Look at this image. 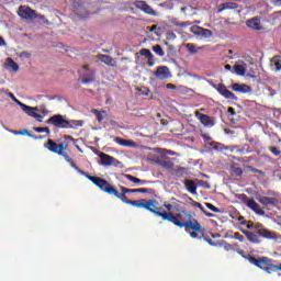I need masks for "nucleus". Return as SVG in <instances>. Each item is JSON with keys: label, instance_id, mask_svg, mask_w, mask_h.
I'll use <instances>...</instances> for the list:
<instances>
[{"label": "nucleus", "instance_id": "nucleus-54", "mask_svg": "<svg viewBox=\"0 0 281 281\" xmlns=\"http://www.w3.org/2000/svg\"><path fill=\"white\" fill-rule=\"evenodd\" d=\"M235 175H236V176L243 175V170H241L240 168H236V169H235Z\"/></svg>", "mask_w": 281, "mask_h": 281}, {"label": "nucleus", "instance_id": "nucleus-20", "mask_svg": "<svg viewBox=\"0 0 281 281\" xmlns=\"http://www.w3.org/2000/svg\"><path fill=\"white\" fill-rule=\"evenodd\" d=\"M250 58L251 57H248L249 64H248V75L247 76L249 78H257L259 69H258V66L255 63L250 61Z\"/></svg>", "mask_w": 281, "mask_h": 281}, {"label": "nucleus", "instance_id": "nucleus-34", "mask_svg": "<svg viewBox=\"0 0 281 281\" xmlns=\"http://www.w3.org/2000/svg\"><path fill=\"white\" fill-rule=\"evenodd\" d=\"M92 113L97 116L98 122L102 123L104 120V115L106 114L105 111L92 110Z\"/></svg>", "mask_w": 281, "mask_h": 281}, {"label": "nucleus", "instance_id": "nucleus-48", "mask_svg": "<svg viewBox=\"0 0 281 281\" xmlns=\"http://www.w3.org/2000/svg\"><path fill=\"white\" fill-rule=\"evenodd\" d=\"M192 25V22H180L178 24H176V26H180V27H187Z\"/></svg>", "mask_w": 281, "mask_h": 281}, {"label": "nucleus", "instance_id": "nucleus-49", "mask_svg": "<svg viewBox=\"0 0 281 281\" xmlns=\"http://www.w3.org/2000/svg\"><path fill=\"white\" fill-rule=\"evenodd\" d=\"M203 213H204V215L206 216V217H209V218H213V217H215V215L214 214H212V213H210V212H207L204 207H203V210H201Z\"/></svg>", "mask_w": 281, "mask_h": 281}, {"label": "nucleus", "instance_id": "nucleus-29", "mask_svg": "<svg viewBox=\"0 0 281 281\" xmlns=\"http://www.w3.org/2000/svg\"><path fill=\"white\" fill-rule=\"evenodd\" d=\"M246 87H247L246 85L233 83L232 90L239 93H246L247 92Z\"/></svg>", "mask_w": 281, "mask_h": 281}, {"label": "nucleus", "instance_id": "nucleus-2", "mask_svg": "<svg viewBox=\"0 0 281 281\" xmlns=\"http://www.w3.org/2000/svg\"><path fill=\"white\" fill-rule=\"evenodd\" d=\"M158 217H162V221H167L179 228H187L192 231H200L201 224L196 218L193 217L192 213L180 207L176 214L167 213L165 214L158 213Z\"/></svg>", "mask_w": 281, "mask_h": 281}, {"label": "nucleus", "instance_id": "nucleus-5", "mask_svg": "<svg viewBox=\"0 0 281 281\" xmlns=\"http://www.w3.org/2000/svg\"><path fill=\"white\" fill-rule=\"evenodd\" d=\"M247 260L248 262L263 270L268 274H271L272 272L281 271V263L280 266L274 265L273 260L269 257L256 258L250 254H248Z\"/></svg>", "mask_w": 281, "mask_h": 281}, {"label": "nucleus", "instance_id": "nucleus-52", "mask_svg": "<svg viewBox=\"0 0 281 281\" xmlns=\"http://www.w3.org/2000/svg\"><path fill=\"white\" fill-rule=\"evenodd\" d=\"M147 65L148 67H155V60L153 58H148Z\"/></svg>", "mask_w": 281, "mask_h": 281}, {"label": "nucleus", "instance_id": "nucleus-60", "mask_svg": "<svg viewBox=\"0 0 281 281\" xmlns=\"http://www.w3.org/2000/svg\"><path fill=\"white\" fill-rule=\"evenodd\" d=\"M252 91L250 86H247V93H250Z\"/></svg>", "mask_w": 281, "mask_h": 281}, {"label": "nucleus", "instance_id": "nucleus-9", "mask_svg": "<svg viewBox=\"0 0 281 281\" xmlns=\"http://www.w3.org/2000/svg\"><path fill=\"white\" fill-rule=\"evenodd\" d=\"M83 74L80 75L81 83L82 85H90L95 80V71L89 68V65L82 66Z\"/></svg>", "mask_w": 281, "mask_h": 281}, {"label": "nucleus", "instance_id": "nucleus-35", "mask_svg": "<svg viewBox=\"0 0 281 281\" xmlns=\"http://www.w3.org/2000/svg\"><path fill=\"white\" fill-rule=\"evenodd\" d=\"M14 135H26L27 137H32L33 139H37L35 135H32L29 133L27 130H22V131H13Z\"/></svg>", "mask_w": 281, "mask_h": 281}, {"label": "nucleus", "instance_id": "nucleus-33", "mask_svg": "<svg viewBox=\"0 0 281 281\" xmlns=\"http://www.w3.org/2000/svg\"><path fill=\"white\" fill-rule=\"evenodd\" d=\"M225 237L229 238V239L239 240L240 243H243L245 240V237L243 235H240L239 233H234L233 235H229V233H227Z\"/></svg>", "mask_w": 281, "mask_h": 281}, {"label": "nucleus", "instance_id": "nucleus-31", "mask_svg": "<svg viewBox=\"0 0 281 281\" xmlns=\"http://www.w3.org/2000/svg\"><path fill=\"white\" fill-rule=\"evenodd\" d=\"M233 69L237 76H245L246 69L243 65L236 64L233 66Z\"/></svg>", "mask_w": 281, "mask_h": 281}, {"label": "nucleus", "instance_id": "nucleus-40", "mask_svg": "<svg viewBox=\"0 0 281 281\" xmlns=\"http://www.w3.org/2000/svg\"><path fill=\"white\" fill-rule=\"evenodd\" d=\"M237 247H238V244L232 245V244L224 243V249L226 251L236 250Z\"/></svg>", "mask_w": 281, "mask_h": 281}, {"label": "nucleus", "instance_id": "nucleus-57", "mask_svg": "<svg viewBox=\"0 0 281 281\" xmlns=\"http://www.w3.org/2000/svg\"><path fill=\"white\" fill-rule=\"evenodd\" d=\"M22 56L29 58V57L31 56V54H29V53H26V52H23V53H22Z\"/></svg>", "mask_w": 281, "mask_h": 281}, {"label": "nucleus", "instance_id": "nucleus-45", "mask_svg": "<svg viewBox=\"0 0 281 281\" xmlns=\"http://www.w3.org/2000/svg\"><path fill=\"white\" fill-rule=\"evenodd\" d=\"M200 187L210 190L211 186L209 184V182H205V180H200Z\"/></svg>", "mask_w": 281, "mask_h": 281}, {"label": "nucleus", "instance_id": "nucleus-22", "mask_svg": "<svg viewBox=\"0 0 281 281\" xmlns=\"http://www.w3.org/2000/svg\"><path fill=\"white\" fill-rule=\"evenodd\" d=\"M114 142L117 145L123 146V147H127V148H131V147L135 146V142H132V140H128V139H124L122 137H115Z\"/></svg>", "mask_w": 281, "mask_h": 281}, {"label": "nucleus", "instance_id": "nucleus-41", "mask_svg": "<svg viewBox=\"0 0 281 281\" xmlns=\"http://www.w3.org/2000/svg\"><path fill=\"white\" fill-rule=\"evenodd\" d=\"M190 201H191V206L192 207L200 209V211H202L204 209L203 205L200 202L193 201V199H190Z\"/></svg>", "mask_w": 281, "mask_h": 281}, {"label": "nucleus", "instance_id": "nucleus-4", "mask_svg": "<svg viewBox=\"0 0 281 281\" xmlns=\"http://www.w3.org/2000/svg\"><path fill=\"white\" fill-rule=\"evenodd\" d=\"M247 228L250 229L247 232V239L255 245L260 244V237L266 239H277V235L273 232L268 231L267 228H262L261 224L254 225L250 221H248Z\"/></svg>", "mask_w": 281, "mask_h": 281}, {"label": "nucleus", "instance_id": "nucleus-17", "mask_svg": "<svg viewBox=\"0 0 281 281\" xmlns=\"http://www.w3.org/2000/svg\"><path fill=\"white\" fill-rule=\"evenodd\" d=\"M171 203H168L167 201L165 203H162V207H165L166 210H168V212L166 213H171L172 210H175L176 212L179 211L181 207L179 205L180 201L172 198L170 200Z\"/></svg>", "mask_w": 281, "mask_h": 281}, {"label": "nucleus", "instance_id": "nucleus-46", "mask_svg": "<svg viewBox=\"0 0 281 281\" xmlns=\"http://www.w3.org/2000/svg\"><path fill=\"white\" fill-rule=\"evenodd\" d=\"M176 175H177V176L186 175V168H184V167H179V168L176 170Z\"/></svg>", "mask_w": 281, "mask_h": 281}, {"label": "nucleus", "instance_id": "nucleus-50", "mask_svg": "<svg viewBox=\"0 0 281 281\" xmlns=\"http://www.w3.org/2000/svg\"><path fill=\"white\" fill-rule=\"evenodd\" d=\"M235 114H236L235 109H234V108H228V110H227V115H228V117H229V116H234Z\"/></svg>", "mask_w": 281, "mask_h": 281}, {"label": "nucleus", "instance_id": "nucleus-14", "mask_svg": "<svg viewBox=\"0 0 281 281\" xmlns=\"http://www.w3.org/2000/svg\"><path fill=\"white\" fill-rule=\"evenodd\" d=\"M191 32L194 35L203 36L204 38H210V37L213 36V31L212 30H207V29H204V27L199 26V25H193L191 27Z\"/></svg>", "mask_w": 281, "mask_h": 281}, {"label": "nucleus", "instance_id": "nucleus-7", "mask_svg": "<svg viewBox=\"0 0 281 281\" xmlns=\"http://www.w3.org/2000/svg\"><path fill=\"white\" fill-rule=\"evenodd\" d=\"M132 206L137 209H145L156 216L159 217V214H165V212H160L161 207L158 206L157 200H138L137 202H130Z\"/></svg>", "mask_w": 281, "mask_h": 281}, {"label": "nucleus", "instance_id": "nucleus-27", "mask_svg": "<svg viewBox=\"0 0 281 281\" xmlns=\"http://www.w3.org/2000/svg\"><path fill=\"white\" fill-rule=\"evenodd\" d=\"M138 55L145 56V57L148 58V59L155 58V56H153V54L150 53V50H149L148 48H142V49H139V53H136V55H135L137 59H139V56H138Z\"/></svg>", "mask_w": 281, "mask_h": 281}, {"label": "nucleus", "instance_id": "nucleus-43", "mask_svg": "<svg viewBox=\"0 0 281 281\" xmlns=\"http://www.w3.org/2000/svg\"><path fill=\"white\" fill-rule=\"evenodd\" d=\"M247 169H248L249 171H251V172H255L256 175H262V176L265 175L263 171H261V170H259V169H257V168H254L252 166H248Z\"/></svg>", "mask_w": 281, "mask_h": 281}, {"label": "nucleus", "instance_id": "nucleus-3", "mask_svg": "<svg viewBox=\"0 0 281 281\" xmlns=\"http://www.w3.org/2000/svg\"><path fill=\"white\" fill-rule=\"evenodd\" d=\"M68 144L67 142H63L60 144H56L53 139H47V142L45 143L44 147L48 150L52 151L53 154L59 155L60 157H64V159L66 160V162L70 164V166L77 171L79 172V175H82L83 177H86L88 179V177H91L89 173H87L86 171L81 170L77 165H75V162L72 161V159L70 158V156L66 153V150L68 149Z\"/></svg>", "mask_w": 281, "mask_h": 281}, {"label": "nucleus", "instance_id": "nucleus-21", "mask_svg": "<svg viewBox=\"0 0 281 281\" xmlns=\"http://www.w3.org/2000/svg\"><path fill=\"white\" fill-rule=\"evenodd\" d=\"M247 26L249 29H252L254 31H261L262 30L261 21H260L259 18H254V19L249 20L247 22Z\"/></svg>", "mask_w": 281, "mask_h": 281}, {"label": "nucleus", "instance_id": "nucleus-6", "mask_svg": "<svg viewBox=\"0 0 281 281\" xmlns=\"http://www.w3.org/2000/svg\"><path fill=\"white\" fill-rule=\"evenodd\" d=\"M46 124L54 125L56 128H78L83 126V121L66 120L61 114L48 117Z\"/></svg>", "mask_w": 281, "mask_h": 281}, {"label": "nucleus", "instance_id": "nucleus-58", "mask_svg": "<svg viewBox=\"0 0 281 281\" xmlns=\"http://www.w3.org/2000/svg\"><path fill=\"white\" fill-rule=\"evenodd\" d=\"M157 30V25H151L150 32H155Z\"/></svg>", "mask_w": 281, "mask_h": 281}, {"label": "nucleus", "instance_id": "nucleus-59", "mask_svg": "<svg viewBox=\"0 0 281 281\" xmlns=\"http://www.w3.org/2000/svg\"><path fill=\"white\" fill-rule=\"evenodd\" d=\"M232 68H233V67H232L231 65H225V69H226V70H232Z\"/></svg>", "mask_w": 281, "mask_h": 281}, {"label": "nucleus", "instance_id": "nucleus-56", "mask_svg": "<svg viewBox=\"0 0 281 281\" xmlns=\"http://www.w3.org/2000/svg\"><path fill=\"white\" fill-rule=\"evenodd\" d=\"M65 139H66V140H71V142L75 143V139L72 138V136H66Z\"/></svg>", "mask_w": 281, "mask_h": 281}, {"label": "nucleus", "instance_id": "nucleus-28", "mask_svg": "<svg viewBox=\"0 0 281 281\" xmlns=\"http://www.w3.org/2000/svg\"><path fill=\"white\" fill-rule=\"evenodd\" d=\"M271 67H274V70L279 71L281 70V57L274 56L270 60Z\"/></svg>", "mask_w": 281, "mask_h": 281}, {"label": "nucleus", "instance_id": "nucleus-64", "mask_svg": "<svg viewBox=\"0 0 281 281\" xmlns=\"http://www.w3.org/2000/svg\"><path fill=\"white\" fill-rule=\"evenodd\" d=\"M241 232L245 234V236L247 235V232H246V231L243 229Z\"/></svg>", "mask_w": 281, "mask_h": 281}, {"label": "nucleus", "instance_id": "nucleus-26", "mask_svg": "<svg viewBox=\"0 0 281 281\" xmlns=\"http://www.w3.org/2000/svg\"><path fill=\"white\" fill-rule=\"evenodd\" d=\"M8 98L11 99V101L15 102L18 105H20V108L23 110H29V105H26L25 103L21 102L20 100H18L14 95L13 92H8L7 93Z\"/></svg>", "mask_w": 281, "mask_h": 281}, {"label": "nucleus", "instance_id": "nucleus-53", "mask_svg": "<svg viewBox=\"0 0 281 281\" xmlns=\"http://www.w3.org/2000/svg\"><path fill=\"white\" fill-rule=\"evenodd\" d=\"M7 46V42L5 40H3V37L0 36V47Z\"/></svg>", "mask_w": 281, "mask_h": 281}, {"label": "nucleus", "instance_id": "nucleus-51", "mask_svg": "<svg viewBox=\"0 0 281 281\" xmlns=\"http://www.w3.org/2000/svg\"><path fill=\"white\" fill-rule=\"evenodd\" d=\"M204 240L211 246H216L212 238L204 237Z\"/></svg>", "mask_w": 281, "mask_h": 281}, {"label": "nucleus", "instance_id": "nucleus-62", "mask_svg": "<svg viewBox=\"0 0 281 281\" xmlns=\"http://www.w3.org/2000/svg\"><path fill=\"white\" fill-rule=\"evenodd\" d=\"M180 11L186 12L187 11V7L180 8Z\"/></svg>", "mask_w": 281, "mask_h": 281}, {"label": "nucleus", "instance_id": "nucleus-13", "mask_svg": "<svg viewBox=\"0 0 281 281\" xmlns=\"http://www.w3.org/2000/svg\"><path fill=\"white\" fill-rule=\"evenodd\" d=\"M154 76L158 79V80H167L169 78H171V74L170 70L167 66H159L156 68V71L154 72Z\"/></svg>", "mask_w": 281, "mask_h": 281}, {"label": "nucleus", "instance_id": "nucleus-12", "mask_svg": "<svg viewBox=\"0 0 281 281\" xmlns=\"http://www.w3.org/2000/svg\"><path fill=\"white\" fill-rule=\"evenodd\" d=\"M134 7L136 9H138L139 11H142L145 14H149L153 16L157 15V12L155 11V9H153L149 4H147V2L145 1H135L134 2Z\"/></svg>", "mask_w": 281, "mask_h": 281}, {"label": "nucleus", "instance_id": "nucleus-18", "mask_svg": "<svg viewBox=\"0 0 281 281\" xmlns=\"http://www.w3.org/2000/svg\"><path fill=\"white\" fill-rule=\"evenodd\" d=\"M98 58L102 64H105V66L117 67V61H115L112 57L108 55L100 54Z\"/></svg>", "mask_w": 281, "mask_h": 281}, {"label": "nucleus", "instance_id": "nucleus-37", "mask_svg": "<svg viewBox=\"0 0 281 281\" xmlns=\"http://www.w3.org/2000/svg\"><path fill=\"white\" fill-rule=\"evenodd\" d=\"M186 47H187V49L189 50L190 54H196L198 53L196 46L193 43H187Z\"/></svg>", "mask_w": 281, "mask_h": 281}, {"label": "nucleus", "instance_id": "nucleus-61", "mask_svg": "<svg viewBox=\"0 0 281 281\" xmlns=\"http://www.w3.org/2000/svg\"><path fill=\"white\" fill-rule=\"evenodd\" d=\"M203 137H204V139H206V140H211V139H212V137L206 136V135H203Z\"/></svg>", "mask_w": 281, "mask_h": 281}, {"label": "nucleus", "instance_id": "nucleus-15", "mask_svg": "<svg viewBox=\"0 0 281 281\" xmlns=\"http://www.w3.org/2000/svg\"><path fill=\"white\" fill-rule=\"evenodd\" d=\"M216 89L217 92H220L225 99L227 100H236V95L234 92H231L229 90H227V88L220 83L217 86L214 87Z\"/></svg>", "mask_w": 281, "mask_h": 281}, {"label": "nucleus", "instance_id": "nucleus-63", "mask_svg": "<svg viewBox=\"0 0 281 281\" xmlns=\"http://www.w3.org/2000/svg\"><path fill=\"white\" fill-rule=\"evenodd\" d=\"M76 148H77L80 153H82V149H81V147H80L79 145H76Z\"/></svg>", "mask_w": 281, "mask_h": 281}, {"label": "nucleus", "instance_id": "nucleus-38", "mask_svg": "<svg viewBox=\"0 0 281 281\" xmlns=\"http://www.w3.org/2000/svg\"><path fill=\"white\" fill-rule=\"evenodd\" d=\"M34 132H36L38 134L46 133L47 135H50L49 127H34Z\"/></svg>", "mask_w": 281, "mask_h": 281}, {"label": "nucleus", "instance_id": "nucleus-30", "mask_svg": "<svg viewBox=\"0 0 281 281\" xmlns=\"http://www.w3.org/2000/svg\"><path fill=\"white\" fill-rule=\"evenodd\" d=\"M124 177L131 181L132 183H135V184H146V180H140L138 178H135L134 176L132 175H124Z\"/></svg>", "mask_w": 281, "mask_h": 281}, {"label": "nucleus", "instance_id": "nucleus-36", "mask_svg": "<svg viewBox=\"0 0 281 281\" xmlns=\"http://www.w3.org/2000/svg\"><path fill=\"white\" fill-rule=\"evenodd\" d=\"M153 50L160 57L165 56V50L162 49L161 45L156 44L155 46H153Z\"/></svg>", "mask_w": 281, "mask_h": 281}, {"label": "nucleus", "instance_id": "nucleus-24", "mask_svg": "<svg viewBox=\"0 0 281 281\" xmlns=\"http://www.w3.org/2000/svg\"><path fill=\"white\" fill-rule=\"evenodd\" d=\"M238 9V4L234 2H226L223 4H220V8L217 9V13H222L225 10H236Z\"/></svg>", "mask_w": 281, "mask_h": 281}, {"label": "nucleus", "instance_id": "nucleus-25", "mask_svg": "<svg viewBox=\"0 0 281 281\" xmlns=\"http://www.w3.org/2000/svg\"><path fill=\"white\" fill-rule=\"evenodd\" d=\"M184 187L188 190V192L192 193V194H196L198 193V186L195 184V182L193 180H186L184 181Z\"/></svg>", "mask_w": 281, "mask_h": 281}, {"label": "nucleus", "instance_id": "nucleus-42", "mask_svg": "<svg viewBox=\"0 0 281 281\" xmlns=\"http://www.w3.org/2000/svg\"><path fill=\"white\" fill-rule=\"evenodd\" d=\"M269 150L274 157H279L281 155V150H279L277 147H269Z\"/></svg>", "mask_w": 281, "mask_h": 281}, {"label": "nucleus", "instance_id": "nucleus-32", "mask_svg": "<svg viewBox=\"0 0 281 281\" xmlns=\"http://www.w3.org/2000/svg\"><path fill=\"white\" fill-rule=\"evenodd\" d=\"M7 67L13 69L14 71L19 70V65L11 57L7 58Z\"/></svg>", "mask_w": 281, "mask_h": 281}, {"label": "nucleus", "instance_id": "nucleus-39", "mask_svg": "<svg viewBox=\"0 0 281 281\" xmlns=\"http://www.w3.org/2000/svg\"><path fill=\"white\" fill-rule=\"evenodd\" d=\"M205 205H206L207 210H211V211L214 212V213H220V212H221V210H220L218 207H216V206H215L214 204H212V203L206 202Z\"/></svg>", "mask_w": 281, "mask_h": 281}, {"label": "nucleus", "instance_id": "nucleus-47", "mask_svg": "<svg viewBox=\"0 0 281 281\" xmlns=\"http://www.w3.org/2000/svg\"><path fill=\"white\" fill-rule=\"evenodd\" d=\"M199 233H202L201 228L199 231H193L192 233H190V237L195 239L199 237Z\"/></svg>", "mask_w": 281, "mask_h": 281}, {"label": "nucleus", "instance_id": "nucleus-10", "mask_svg": "<svg viewBox=\"0 0 281 281\" xmlns=\"http://www.w3.org/2000/svg\"><path fill=\"white\" fill-rule=\"evenodd\" d=\"M99 158L101 161V166H105V167H110V166L121 167L122 166L121 161H119L117 159H115L114 157H112L105 153H100Z\"/></svg>", "mask_w": 281, "mask_h": 281}, {"label": "nucleus", "instance_id": "nucleus-44", "mask_svg": "<svg viewBox=\"0 0 281 281\" xmlns=\"http://www.w3.org/2000/svg\"><path fill=\"white\" fill-rule=\"evenodd\" d=\"M236 252L238 255H240L244 259H247V256L245 255V251L243 249H240V246L237 245V247L235 248Z\"/></svg>", "mask_w": 281, "mask_h": 281}, {"label": "nucleus", "instance_id": "nucleus-8", "mask_svg": "<svg viewBox=\"0 0 281 281\" xmlns=\"http://www.w3.org/2000/svg\"><path fill=\"white\" fill-rule=\"evenodd\" d=\"M194 116L196 117V120L200 121V123H202L205 127H214L216 124V120L214 116H210L207 114L201 113L200 110H195L194 112Z\"/></svg>", "mask_w": 281, "mask_h": 281}, {"label": "nucleus", "instance_id": "nucleus-55", "mask_svg": "<svg viewBox=\"0 0 281 281\" xmlns=\"http://www.w3.org/2000/svg\"><path fill=\"white\" fill-rule=\"evenodd\" d=\"M167 88H168V89H176L177 87H176L175 85L168 83V85H167Z\"/></svg>", "mask_w": 281, "mask_h": 281}, {"label": "nucleus", "instance_id": "nucleus-19", "mask_svg": "<svg viewBox=\"0 0 281 281\" xmlns=\"http://www.w3.org/2000/svg\"><path fill=\"white\" fill-rule=\"evenodd\" d=\"M247 206L259 215H263L261 206L255 200H247Z\"/></svg>", "mask_w": 281, "mask_h": 281}, {"label": "nucleus", "instance_id": "nucleus-23", "mask_svg": "<svg viewBox=\"0 0 281 281\" xmlns=\"http://www.w3.org/2000/svg\"><path fill=\"white\" fill-rule=\"evenodd\" d=\"M260 203L263 205V206H272L274 207L278 203V200L274 199V198H269V196H262L260 199Z\"/></svg>", "mask_w": 281, "mask_h": 281}, {"label": "nucleus", "instance_id": "nucleus-16", "mask_svg": "<svg viewBox=\"0 0 281 281\" xmlns=\"http://www.w3.org/2000/svg\"><path fill=\"white\" fill-rule=\"evenodd\" d=\"M27 116H31L35 120H37V122H43L44 120V116L42 114H38L36 113V111H38V109L35 106V108H32V106H29L27 105V109L26 110H22Z\"/></svg>", "mask_w": 281, "mask_h": 281}, {"label": "nucleus", "instance_id": "nucleus-11", "mask_svg": "<svg viewBox=\"0 0 281 281\" xmlns=\"http://www.w3.org/2000/svg\"><path fill=\"white\" fill-rule=\"evenodd\" d=\"M18 14L24 20H33L37 16L35 10L26 5H20Z\"/></svg>", "mask_w": 281, "mask_h": 281}, {"label": "nucleus", "instance_id": "nucleus-1", "mask_svg": "<svg viewBox=\"0 0 281 281\" xmlns=\"http://www.w3.org/2000/svg\"><path fill=\"white\" fill-rule=\"evenodd\" d=\"M88 179L102 192L116 196L122 203L127 205H131L132 202H137L138 200H127L126 193H151V189L148 188L128 189L123 186H120L121 192H119L110 184V182H108V180L93 176H88Z\"/></svg>", "mask_w": 281, "mask_h": 281}]
</instances>
